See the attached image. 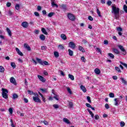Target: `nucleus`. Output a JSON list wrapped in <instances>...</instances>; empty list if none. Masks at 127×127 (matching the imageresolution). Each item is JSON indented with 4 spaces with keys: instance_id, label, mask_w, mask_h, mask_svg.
<instances>
[{
    "instance_id": "4d7b16f0",
    "label": "nucleus",
    "mask_w": 127,
    "mask_h": 127,
    "mask_svg": "<svg viewBox=\"0 0 127 127\" xmlns=\"http://www.w3.org/2000/svg\"><path fill=\"white\" fill-rule=\"evenodd\" d=\"M81 60L82 61V62H86V59H85V57H84L81 58Z\"/></svg>"
},
{
    "instance_id": "a211bd4d",
    "label": "nucleus",
    "mask_w": 127,
    "mask_h": 127,
    "mask_svg": "<svg viewBox=\"0 0 127 127\" xmlns=\"http://www.w3.org/2000/svg\"><path fill=\"white\" fill-rule=\"evenodd\" d=\"M63 122L64 123H65V124H69L70 123L69 120L67 119V118H64L63 119Z\"/></svg>"
},
{
    "instance_id": "f03ea898",
    "label": "nucleus",
    "mask_w": 127,
    "mask_h": 127,
    "mask_svg": "<svg viewBox=\"0 0 127 127\" xmlns=\"http://www.w3.org/2000/svg\"><path fill=\"white\" fill-rule=\"evenodd\" d=\"M7 93H8V91L6 89L2 88V96L4 99H7L8 98Z\"/></svg>"
},
{
    "instance_id": "8fccbe9b",
    "label": "nucleus",
    "mask_w": 127,
    "mask_h": 127,
    "mask_svg": "<svg viewBox=\"0 0 127 127\" xmlns=\"http://www.w3.org/2000/svg\"><path fill=\"white\" fill-rule=\"evenodd\" d=\"M42 123H43L45 126H48V122L45 120H44L43 122H42Z\"/></svg>"
},
{
    "instance_id": "a19ab883",
    "label": "nucleus",
    "mask_w": 127,
    "mask_h": 127,
    "mask_svg": "<svg viewBox=\"0 0 127 127\" xmlns=\"http://www.w3.org/2000/svg\"><path fill=\"white\" fill-rule=\"evenodd\" d=\"M53 14H54V12H50L48 14V16H49V17H52V16H53Z\"/></svg>"
},
{
    "instance_id": "3c124183",
    "label": "nucleus",
    "mask_w": 127,
    "mask_h": 127,
    "mask_svg": "<svg viewBox=\"0 0 127 127\" xmlns=\"http://www.w3.org/2000/svg\"><path fill=\"white\" fill-rule=\"evenodd\" d=\"M117 30L118 31H119V32H121V31H123V29H122V28H121V27H118V28H117Z\"/></svg>"
},
{
    "instance_id": "f704fd0d",
    "label": "nucleus",
    "mask_w": 127,
    "mask_h": 127,
    "mask_svg": "<svg viewBox=\"0 0 127 127\" xmlns=\"http://www.w3.org/2000/svg\"><path fill=\"white\" fill-rule=\"evenodd\" d=\"M115 70H116V71H117L118 72H119V73H121L122 72V71L120 69V67L118 66L115 67Z\"/></svg>"
},
{
    "instance_id": "473e14b6",
    "label": "nucleus",
    "mask_w": 127,
    "mask_h": 127,
    "mask_svg": "<svg viewBox=\"0 0 127 127\" xmlns=\"http://www.w3.org/2000/svg\"><path fill=\"white\" fill-rule=\"evenodd\" d=\"M109 97L110 98H115V94L114 93H109Z\"/></svg>"
},
{
    "instance_id": "e2e57ef3",
    "label": "nucleus",
    "mask_w": 127,
    "mask_h": 127,
    "mask_svg": "<svg viewBox=\"0 0 127 127\" xmlns=\"http://www.w3.org/2000/svg\"><path fill=\"white\" fill-rule=\"evenodd\" d=\"M10 5H11V3L10 2H7L6 3V6H7V7H9V6H10Z\"/></svg>"
},
{
    "instance_id": "423d86ee",
    "label": "nucleus",
    "mask_w": 127,
    "mask_h": 127,
    "mask_svg": "<svg viewBox=\"0 0 127 127\" xmlns=\"http://www.w3.org/2000/svg\"><path fill=\"white\" fill-rule=\"evenodd\" d=\"M33 99L35 103H41V100L40 99L39 97L33 96Z\"/></svg>"
},
{
    "instance_id": "c85d7f7f",
    "label": "nucleus",
    "mask_w": 127,
    "mask_h": 127,
    "mask_svg": "<svg viewBox=\"0 0 127 127\" xmlns=\"http://www.w3.org/2000/svg\"><path fill=\"white\" fill-rule=\"evenodd\" d=\"M97 13L100 17L102 16V15H101V11H100V10L98 8H97Z\"/></svg>"
},
{
    "instance_id": "f8f14e48",
    "label": "nucleus",
    "mask_w": 127,
    "mask_h": 127,
    "mask_svg": "<svg viewBox=\"0 0 127 127\" xmlns=\"http://www.w3.org/2000/svg\"><path fill=\"white\" fill-rule=\"evenodd\" d=\"M15 50L19 55H20V56H23V54L20 51V50H19L18 48H16Z\"/></svg>"
},
{
    "instance_id": "b1692460",
    "label": "nucleus",
    "mask_w": 127,
    "mask_h": 127,
    "mask_svg": "<svg viewBox=\"0 0 127 127\" xmlns=\"http://www.w3.org/2000/svg\"><path fill=\"white\" fill-rule=\"evenodd\" d=\"M42 32L44 33V34H45L46 35H47L48 34V33L46 31V30L44 28H42Z\"/></svg>"
},
{
    "instance_id": "13d9d810",
    "label": "nucleus",
    "mask_w": 127,
    "mask_h": 127,
    "mask_svg": "<svg viewBox=\"0 0 127 127\" xmlns=\"http://www.w3.org/2000/svg\"><path fill=\"white\" fill-rule=\"evenodd\" d=\"M59 48L63 50L64 48V46H63V45H60L59 46Z\"/></svg>"
},
{
    "instance_id": "bb28decb",
    "label": "nucleus",
    "mask_w": 127,
    "mask_h": 127,
    "mask_svg": "<svg viewBox=\"0 0 127 127\" xmlns=\"http://www.w3.org/2000/svg\"><path fill=\"white\" fill-rule=\"evenodd\" d=\"M54 54L55 55V57H56V58H58V57H59V53H58V52H55Z\"/></svg>"
},
{
    "instance_id": "49530a36",
    "label": "nucleus",
    "mask_w": 127,
    "mask_h": 127,
    "mask_svg": "<svg viewBox=\"0 0 127 127\" xmlns=\"http://www.w3.org/2000/svg\"><path fill=\"white\" fill-rule=\"evenodd\" d=\"M68 106L69 108H73V102H69Z\"/></svg>"
},
{
    "instance_id": "aec40b11",
    "label": "nucleus",
    "mask_w": 127,
    "mask_h": 127,
    "mask_svg": "<svg viewBox=\"0 0 127 127\" xmlns=\"http://www.w3.org/2000/svg\"><path fill=\"white\" fill-rule=\"evenodd\" d=\"M40 39H41V40H42L43 41H44V40H45V36H44V35L43 34H41L40 36Z\"/></svg>"
},
{
    "instance_id": "5701e85b",
    "label": "nucleus",
    "mask_w": 127,
    "mask_h": 127,
    "mask_svg": "<svg viewBox=\"0 0 127 127\" xmlns=\"http://www.w3.org/2000/svg\"><path fill=\"white\" fill-rule=\"evenodd\" d=\"M61 7L62 9H63L64 10H67V6L65 4L62 5Z\"/></svg>"
},
{
    "instance_id": "0e129e2a",
    "label": "nucleus",
    "mask_w": 127,
    "mask_h": 127,
    "mask_svg": "<svg viewBox=\"0 0 127 127\" xmlns=\"http://www.w3.org/2000/svg\"><path fill=\"white\" fill-rule=\"evenodd\" d=\"M112 1H108L107 2V4H108V5H109V6L111 5H112Z\"/></svg>"
},
{
    "instance_id": "1a4fd4ad",
    "label": "nucleus",
    "mask_w": 127,
    "mask_h": 127,
    "mask_svg": "<svg viewBox=\"0 0 127 127\" xmlns=\"http://www.w3.org/2000/svg\"><path fill=\"white\" fill-rule=\"evenodd\" d=\"M10 82L12 84H13V85H16V81H15V78L13 77H11L10 78Z\"/></svg>"
},
{
    "instance_id": "6e6d98bb",
    "label": "nucleus",
    "mask_w": 127,
    "mask_h": 127,
    "mask_svg": "<svg viewBox=\"0 0 127 127\" xmlns=\"http://www.w3.org/2000/svg\"><path fill=\"white\" fill-rule=\"evenodd\" d=\"M34 14L35 15V16H39V13H38V12L35 11L34 13Z\"/></svg>"
},
{
    "instance_id": "603ef678",
    "label": "nucleus",
    "mask_w": 127,
    "mask_h": 127,
    "mask_svg": "<svg viewBox=\"0 0 127 127\" xmlns=\"http://www.w3.org/2000/svg\"><path fill=\"white\" fill-rule=\"evenodd\" d=\"M125 125H126V124L124 122H121L120 123L121 127H125Z\"/></svg>"
},
{
    "instance_id": "ddd939ff",
    "label": "nucleus",
    "mask_w": 127,
    "mask_h": 127,
    "mask_svg": "<svg viewBox=\"0 0 127 127\" xmlns=\"http://www.w3.org/2000/svg\"><path fill=\"white\" fill-rule=\"evenodd\" d=\"M94 72L97 75H100V74L101 73V70L98 68L95 69Z\"/></svg>"
},
{
    "instance_id": "f3484780",
    "label": "nucleus",
    "mask_w": 127,
    "mask_h": 127,
    "mask_svg": "<svg viewBox=\"0 0 127 127\" xmlns=\"http://www.w3.org/2000/svg\"><path fill=\"white\" fill-rule=\"evenodd\" d=\"M78 49L79 51H81V52H85V49H84L83 47L81 46H78Z\"/></svg>"
},
{
    "instance_id": "5fc2aeb1",
    "label": "nucleus",
    "mask_w": 127,
    "mask_h": 127,
    "mask_svg": "<svg viewBox=\"0 0 127 127\" xmlns=\"http://www.w3.org/2000/svg\"><path fill=\"white\" fill-rule=\"evenodd\" d=\"M88 19L89 20H90V21H93V20H94V19H93V17L91 16H88Z\"/></svg>"
},
{
    "instance_id": "9d476101",
    "label": "nucleus",
    "mask_w": 127,
    "mask_h": 127,
    "mask_svg": "<svg viewBox=\"0 0 127 127\" xmlns=\"http://www.w3.org/2000/svg\"><path fill=\"white\" fill-rule=\"evenodd\" d=\"M21 26L24 27V28H27L28 27V23L27 22H23L21 24Z\"/></svg>"
},
{
    "instance_id": "7ed1b4c3",
    "label": "nucleus",
    "mask_w": 127,
    "mask_h": 127,
    "mask_svg": "<svg viewBox=\"0 0 127 127\" xmlns=\"http://www.w3.org/2000/svg\"><path fill=\"white\" fill-rule=\"evenodd\" d=\"M118 46L119 49H120V50L121 51L122 54L123 55H126L127 54V51H126L124 47L122 45H118Z\"/></svg>"
},
{
    "instance_id": "79ce46f5",
    "label": "nucleus",
    "mask_w": 127,
    "mask_h": 127,
    "mask_svg": "<svg viewBox=\"0 0 127 127\" xmlns=\"http://www.w3.org/2000/svg\"><path fill=\"white\" fill-rule=\"evenodd\" d=\"M96 50L97 52H98L99 53H100V54H102V52H101V49L99 48H96Z\"/></svg>"
},
{
    "instance_id": "4c0bfd02",
    "label": "nucleus",
    "mask_w": 127,
    "mask_h": 127,
    "mask_svg": "<svg viewBox=\"0 0 127 127\" xmlns=\"http://www.w3.org/2000/svg\"><path fill=\"white\" fill-rule=\"evenodd\" d=\"M17 98H18V95H17V94L15 93L13 95V99H17Z\"/></svg>"
},
{
    "instance_id": "393cba45",
    "label": "nucleus",
    "mask_w": 127,
    "mask_h": 127,
    "mask_svg": "<svg viewBox=\"0 0 127 127\" xmlns=\"http://www.w3.org/2000/svg\"><path fill=\"white\" fill-rule=\"evenodd\" d=\"M36 60L38 61V63H39L41 65H43V63H42L43 62L42 60H41V59L37 58Z\"/></svg>"
},
{
    "instance_id": "c03bdc74",
    "label": "nucleus",
    "mask_w": 127,
    "mask_h": 127,
    "mask_svg": "<svg viewBox=\"0 0 127 127\" xmlns=\"http://www.w3.org/2000/svg\"><path fill=\"white\" fill-rule=\"evenodd\" d=\"M10 126L11 127H15V126H14V125H13V121H12V119H10Z\"/></svg>"
},
{
    "instance_id": "2eb2a0df",
    "label": "nucleus",
    "mask_w": 127,
    "mask_h": 127,
    "mask_svg": "<svg viewBox=\"0 0 127 127\" xmlns=\"http://www.w3.org/2000/svg\"><path fill=\"white\" fill-rule=\"evenodd\" d=\"M120 79H121L123 84H124V85H127V80H126V79H125V78H124L123 77H121Z\"/></svg>"
},
{
    "instance_id": "9b49d317",
    "label": "nucleus",
    "mask_w": 127,
    "mask_h": 127,
    "mask_svg": "<svg viewBox=\"0 0 127 127\" xmlns=\"http://www.w3.org/2000/svg\"><path fill=\"white\" fill-rule=\"evenodd\" d=\"M38 79H39L40 81H41L42 82H43V83H44V82H45V81H46L45 78H44V77H43L41 75H38Z\"/></svg>"
},
{
    "instance_id": "680f3d73",
    "label": "nucleus",
    "mask_w": 127,
    "mask_h": 127,
    "mask_svg": "<svg viewBox=\"0 0 127 127\" xmlns=\"http://www.w3.org/2000/svg\"><path fill=\"white\" fill-rule=\"evenodd\" d=\"M85 106H86L87 108H91L92 107L91 105L89 103H86Z\"/></svg>"
},
{
    "instance_id": "bf43d9fd",
    "label": "nucleus",
    "mask_w": 127,
    "mask_h": 127,
    "mask_svg": "<svg viewBox=\"0 0 127 127\" xmlns=\"http://www.w3.org/2000/svg\"><path fill=\"white\" fill-rule=\"evenodd\" d=\"M53 107L55 108V109H58V108H59V106L57 104L54 105Z\"/></svg>"
},
{
    "instance_id": "052dcab7",
    "label": "nucleus",
    "mask_w": 127,
    "mask_h": 127,
    "mask_svg": "<svg viewBox=\"0 0 127 127\" xmlns=\"http://www.w3.org/2000/svg\"><path fill=\"white\" fill-rule=\"evenodd\" d=\"M105 109H110V106H109V104H106L105 105Z\"/></svg>"
},
{
    "instance_id": "a878e982",
    "label": "nucleus",
    "mask_w": 127,
    "mask_h": 127,
    "mask_svg": "<svg viewBox=\"0 0 127 127\" xmlns=\"http://www.w3.org/2000/svg\"><path fill=\"white\" fill-rule=\"evenodd\" d=\"M0 73H3L4 72V67L2 66H0Z\"/></svg>"
},
{
    "instance_id": "09e8293b",
    "label": "nucleus",
    "mask_w": 127,
    "mask_h": 127,
    "mask_svg": "<svg viewBox=\"0 0 127 127\" xmlns=\"http://www.w3.org/2000/svg\"><path fill=\"white\" fill-rule=\"evenodd\" d=\"M94 118L95 119V120H96V121H98V120H99V119H100V117H99V115H96L94 116Z\"/></svg>"
},
{
    "instance_id": "6ab92c4d",
    "label": "nucleus",
    "mask_w": 127,
    "mask_h": 127,
    "mask_svg": "<svg viewBox=\"0 0 127 127\" xmlns=\"http://www.w3.org/2000/svg\"><path fill=\"white\" fill-rule=\"evenodd\" d=\"M6 30L9 36H11V31H10V29L8 28H6Z\"/></svg>"
},
{
    "instance_id": "338daca9",
    "label": "nucleus",
    "mask_w": 127,
    "mask_h": 127,
    "mask_svg": "<svg viewBox=\"0 0 127 127\" xmlns=\"http://www.w3.org/2000/svg\"><path fill=\"white\" fill-rule=\"evenodd\" d=\"M37 10H38L39 11H40V10H41V6H40V5H38V6H37Z\"/></svg>"
},
{
    "instance_id": "37998d69",
    "label": "nucleus",
    "mask_w": 127,
    "mask_h": 127,
    "mask_svg": "<svg viewBox=\"0 0 127 127\" xmlns=\"http://www.w3.org/2000/svg\"><path fill=\"white\" fill-rule=\"evenodd\" d=\"M11 67H12V68H15L16 67L15 63H14V62L11 63Z\"/></svg>"
},
{
    "instance_id": "7c9ffc66",
    "label": "nucleus",
    "mask_w": 127,
    "mask_h": 127,
    "mask_svg": "<svg viewBox=\"0 0 127 127\" xmlns=\"http://www.w3.org/2000/svg\"><path fill=\"white\" fill-rule=\"evenodd\" d=\"M68 78L71 79L72 81H74V76H73L72 74H68Z\"/></svg>"
},
{
    "instance_id": "2f4dec72",
    "label": "nucleus",
    "mask_w": 127,
    "mask_h": 127,
    "mask_svg": "<svg viewBox=\"0 0 127 127\" xmlns=\"http://www.w3.org/2000/svg\"><path fill=\"white\" fill-rule=\"evenodd\" d=\"M124 10L125 11L126 13H127V5L125 4L123 6Z\"/></svg>"
},
{
    "instance_id": "a18cd8bd",
    "label": "nucleus",
    "mask_w": 127,
    "mask_h": 127,
    "mask_svg": "<svg viewBox=\"0 0 127 127\" xmlns=\"http://www.w3.org/2000/svg\"><path fill=\"white\" fill-rule=\"evenodd\" d=\"M9 112L10 113V115H12V113H13V110H12V108H10L8 110Z\"/></svg>"
},
{
    "instance_id": "f257e3e1",
    "label": "nucleus",
    "mask_w": 127,
    "mask_h": 127,
    "mask_svg": "<svg viewBox=\"0 0 127 127\" xmlns=\"http://www.w3.org/2000/svg\"><path fill=\"white\" fill-rule=\"evenodd\" d=\"M112 13L115 14V18H118V14L120 13V8L115 4L112 6Z\"/></svg>"
},
{
    "instance_id": "20e7f679",
    "label": "nucleus",
    "mask_w": 127,
    "mask_h": 127,
    "mask_svg": "<svg viewBox=\"0 0 127 127\" xmlns=\"http://www.w3.org/2000/svg\"><path fill=\"white\" fill-rule=\"evenodd\" d=\"M115 106H119L120 104L122 102V100L120 98H115L114 99Z\"/></svg>"
},
{
    "instance_id": "dca6fc26",
    "label": "nucleus",
    "mask_w": 127,
    "mask_h": 127,
    "mask_svg": "<svg viewBox=\"0 0 127 127\" xmlns=\"http://www.w3.org/2000/svg\"><path fill=\"white\" fill-rule=\"evenodd\" d=\"M80 89L84 92V93H86L87 92V89H86V87H85L83 85H81Z\"/></svg>"
},
{
    "instance_id": "39448f33",
    "label": "nucleus",
    "mask_w": 127,
    "mask_h": 127,
    "mask_svg": "<svg viewBox=\"0 0 127 127\" xmlns=\"http://www.w3.org/2000/svg\"><path fill=\"white\" fill-rule=\"evenodd\" d=\"M68 46L69 47H70V48H71V49H75V47H76V45L73 42H70L68 43Z\"/></svg>"
},
{
    "instance_id": "864d4df0",
    "label": "nucleus",
    "mask_w": 127,
    "mask_h": 127,
    "mask_svg": "<svg viewBox=\"0 0 127 127\" xmlns=\"http://www.w3.org/2000/svg\"><path fill=\"white\" fill-rule=\"evenodd\" d=\"M42 50H46L47 49V47L46 46H42L41 47Z\"/></svg>"
},
{
    "instance_id": "c756f323",
    "label": "nucleus",
    "mask_w": 127,
    "mask_h": 127,
    "mask_svg": "<svg viewBox=\"0 0 127 127\" xmlns=\"http://www.w3.org/2000/svg\"><path fill=\"white\" fill-rule=\"evenodd\" d=\"M113 52H114V53H116V54H119L120 53L119 50L117 49H113Z\"/></svg>"
},
{
    "instance_id": "cd10ccee",
    "label": "nucleus",
    "mask_w": 127,
    "mask_h": 127,
    "mask_svg": "<svg viewBox=\"0 0 127 127\" xmlns=\"http://www.w3.org/2000/svg\"><path fill=\"white\" fill-rule=\"evenodd\" d=\"M68 54L70 56H73V51L71 50L70 49H68Z\"/></svg>"
},
{
    "instance_id": "72a5a7b5",
    "label": "nucleus",
    "mask_w": 127,
    "mask_h": 127,
    "mask_svg": "<svg viewBox=\"0 0 127 127\" xmlns=\"http://www.w3.org/2000/svg\"><path fill=\"white\" fill-rule=\"evenodd\" d=\"M108 56H110V57L112 58V59H114V58H115V56L112 53H109Z\"/></svg>"
},
{
    "instance_id": "69168bd1",
    "label": "nucleus",
    "mask_w": 127,
    "mask_h": 127,
    "mask_svg": "<svg viewBox=\"0 0 127 127\" xmlns=\"http://www.w3.org/2000/svg\"><path fill=\"white\" fill-rule=\"evenodd\" d=\"M43 64H44V65H48V62H47V61H43Z\"/></svg>"
},
{
    "instance_id": "4468645a",
    "label": "nucleus",
    "mask_w": 127,
    "mask_h": 127,
    "mask_svg": "<svg viewBox=\"0 0 127 127\" xmlns=\"http://www.w3.org/2000/svg\"><path fill=\"white\" fill-rule=\"evenodd\" d=\"M51 1L52 6H56V7H58V5L55 3V0H51Z\"/></svg>"
},
{
    "instance_id": "ea45409f",
    "label": "nucleus",
    "mask_w": 127,
    "mask_h": 127,
    "mask_svg": "<svg viewBox=\"0 0 127 127\" xmlns=\"http://www.w3.org/2000/svg\"><path fill=\"white\" fill-rule=\"evenodd\" d=\"M28 93L29 95H35V93H33V91L31 90H28Z\"/></svg>"
},
{
    "instance_id": "412c9836",
    "label": "nucleus",
    "mask_w": 127,
    "mask_h": 127,
    "mask_svg": "<svg viewBox=\"0 0 127 127\" xmlns=\"http://www.w3.org/2000/svg\"><path fill=\"white\" fill-rule=\"evenodd\" d=\"M61 38H62V39H63L64 40H66V39H67V37H66V35L64 34H62L61 35Z\"/></svg>"
},
{
    "instance_id": "774afa93",
    "label": "nucleus",
    "mask_w": 127,
    "mask_h": 127,
    "mask_svg": "<svg viewBox=\"0 0 127 127\" xmlns=\"http://www.w3.org/2000/svg\"><path fill=\"white\" fill-rule=\"evenodd\" d=\"M23 100H24V102L25 103H28V99L24 98Z\"/></svg>"
},
{
    "instance_id": "6e6552de",
    "label": "nucleus",
    "mask_w": 127,
    "mask_h": 127,
    "mask_svg": "<svg viewBox=\"0 0 127 127\" xmlns=\"http://www.w3.org/2000/svg\"><path fill=\"white\" fill-rule=\"evenodd\" d=\"M24 47L27 50V51H31V48L29 46V45L27 44H24Z\"/></svg>"
},
{
    "instance_id": "4be33fe9",
    "label": "nucleus",
    "mask_w": 127,
    "mask_h": 127,
    "mask_svg": "<svg viewBox=\"0 0 127 127\" xmlns=\"http://www.w3.org/2000/svg\"><path fill=\"white\" fill-rule=\"evenodd\" d=\"M6 14L7 15H8V16H10L12 15V12L10 10H9L8 11L6 12Z\"/></svg>"
},
{
    "instance_id": "de8ad7c7",
    "label": "nucleus",
    "mask_w": 127,
    "mask_h": 127,
    "mask_svg": "<svg viewBox=\"0 0 127 127\" xmlns=\"http://www.w3.org/2000/svg\"><path fill=\"white\" fill-rule=\"evenodd\" d=\"M87 99L88 103H92V102L91 101V97H90V96H87Z\"/></svg>"
},
{
    "instance_id": "c9c22d12",
    "label": "nucleus",
    "mask_w": 127,
    "mask_h": 127,
    "mask_svg": "<svg viewBox=\"0 0 127 127\" xmlns=\"http://www.w3.org/2000/svg\"><path fill=\"white\" fill-rule=\"evenodd\" d=\"M15 7L17 10H19L20 6L19 5V4H16Z\"/></svg>"
},
{
    "instance_id": "0eeeda50",
    "label": "nucleus",
    "mask_w": 127,
    "mask_h": 127,
    "mask_svg": "<svg viewBox=\"0 0 127 127\" xmlns=\"http://www.w3.org/2000/svg\"><path fill=\"white\" fill-rule=\"evenodd\" d=\"M68 18L70 19V20L74 21L75 19V16L71 13H68L67 15Z\"/></svg>"
},
{
    "instance_id": "e433bc0d",
    "label": "nucleus",
    "mask_w": 127,
    "mask_h": 127,
    "mask_svg": "<svg viewBox=\"0 0 127 127\" xmlns=\"http://www.w3.org/2000/svg\"><path fill=\"white\" fill-rule=\"evenodd\" d=\"M40 90L42 91L43 93H46V92H47V89L46 88H40Z\"/></svg>"
},
{
    "instance_id": "58836bf2",
    "label": "nucleus",
    "mask_w": 127,
    "mask_h": 127,
    "mask_svg": "<svg viewBox=\"0 0 127 127\" xmlns=\"http://www.w3.org/2000/svg\"><path fill=\"white\" fill-rule=\"evenodd\" d=\"M67 92L71 95L72 94V91H71V89H70L69 87L66 88Z\"/></svg>"
}]
</instances>
